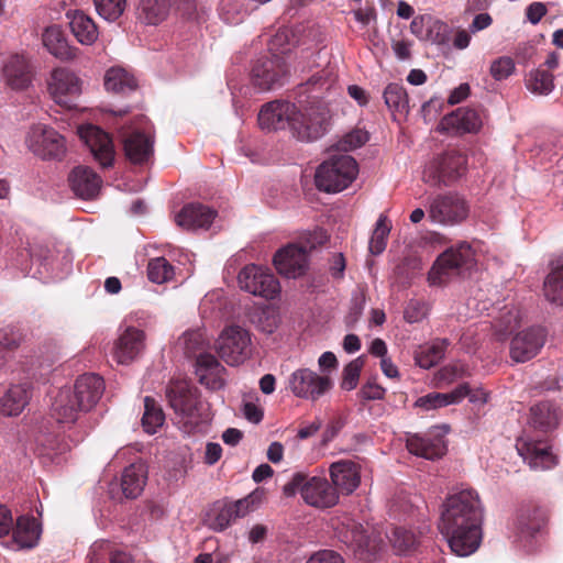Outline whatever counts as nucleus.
<instances>
[{
	"mask_svg": "<svg viewBox=\"0 0 563 563\" xmlns=\"http://www.w3.org/2000/svg\"><path fill=\"white\" fill-rule=\"evenodd\" d=\"M384 100L393 113L408 114L409 100L401 85L389 84L384 90Z\"/></svg>",
	"mask_w": 563,
	"mask_h": 563,
	"instance_id": "49530a36",
	"label": "nucleus"
},
{
	"mask_svg": "<svg viewBox=\"0 0 563 563\" xmlns=\"http://www.w3.org/2000/svg\"><path fill=\"white\" fill-rule=\"evenodd\" d=\"M547 8L541 2H533L527 8V19L532 23L537 24L545 15Z\"/></svg>",
	"mask_w": 563,
	"mask_h": 563,
	"instance_id": "69168bd1",
	"label": "nucleus"
},
{
	"mask_svg": "<svg viewBox=\"0 0 563 563\" xmlns=\"http://www.w3.org/2000/svg\"><path fill=\"white\" fill-rule=\"evenodd\" d=\"M70 30L77 41L82 45H91L98 38V27L95 21L82 11L67 12Z\"/></svg>",
	"mask_w": 563,
	"mask_h": 563,
	"instance_id": "c9c22d12",
	"label": "nucleus"
},
{
	"mask_svg": "<svg viewBox=\"0 0 563 563\" xmlns=\"http://www.w3.org/2000/svg\"><path fill=\"white\" fill-rule=\"evenodd\" d=\"M439 126L443 131L456 134L475 133L482 126V119L474 109L459 108L451 114L445 115Z\"/></svg>",
	"mask_w": 563,
	"mask_h": 563,
	"instance_id": "cd10ccee",
	"label": "nucleus"
},
{
	"mask_svg": "<svg viewBox=\"0 0 563 563\" xmlns=\"http://www.w3.org/2000/svg\"><path fill=\"white\" fill-rule=\"evenodd\" d=\"M243 413L245 418L253 423H258L263 419L262 408L253 402L244 404Z\"/></svg>",
	"mask_w": 563,
	"mask_h": 563,
	"instance_id": "774afa93",
	"label": "nucleus"
},
{
	"mask_svg": "<svg viewBox=\"0 0 563 563\" xmlns=\"http://www.w3.org/2000/svg\"><path fill=\"white\" fill-rule=\"evenodd\" d=\"M301 27H282L271 38L268 49L273 57H282L288 55L292 48L299 43V33Z\"/></svg>",
	"mask_w": 563,
	"mask_h": 563,
	"instance_id": "ea45409f",
	"label": "nucleus"
},
{
	"mask_svg": "<svg viewBox=\"0 0 563 563\" xmlns=\"http://www.w3.org/2000/svg\"><path fill=\"white\" fill-rule=\"evenodd\" d=\"M389 232L390 225L388 223L387 217L380 214L376 222L368 245L369 252L373 255H379L384 252V250L386 249V240Z\"/></svg>",
	"mask_w": 563,
	"mask_h": 563,
	"instance_id": "3c124183",
	"label": "nucleus"
},
{
	"mask_svg": "<svg viewBox=\"0 0 563 563\" xmlns=\"http://www.w3.org/2000/svg\"><path fill=\"white\" fill-rule=\"evenodd\" d=\"M224 367L211 354H200L196 362V374L199 382L210 389H219L223 386Z\"/></svg>",
	"mask_w": 563,
	"mask_h": 563,
	"instance_id": "7c9ffc66",
	"label": "nucleus"
},
{
	"mask_svg": "<svg viewBox=\"0 0 563 563\" xmlns=\"http://www.w3.org/2000/svg\"><path fill=\"white\" fill-rule=\"evenodd\" d=\"M144 332L134 327L125 328L113 347V358L119 364H130L133 362L144 350Z\"/></svg>",
	"mask_w": 563,
	"mask_h": 563,
	"instance_id": "5701e85b",
	"label": "nucleus"
},
{
	"mask_svg": "<svg viewBox=\"0 0 563 563\" xmlns=\"http://www.w3.org/2000/svg\"><path fill=\"white\" fill-rule=\"evenodd\" d=\"M21 342L19 332L12 329H3L0 331V346L7 350L16 347Z\"/></svg>",
	"mask_w": 563,
	"mask_h": 563,
	"instance_id": "e2e57ef3",
	"label": "nucleus"
},
{
	"mask_svg": "<svg viewBox=\"0 0 563 563\" xmlns=\"http://www.w3.org/2000/svg\"><path fill=\"white\" fill-rule=\"evenodd\" d=\"M126 157L135 164L146 162L153 154V140L139 129L130 126L122 132Z\"/></svg>",
	"mask_w": 563,
	"mask_h": 563,
	"instance_id": "b1692460",
	"label": "nucleus"
},
{
	"mask_svg": "<svg viewBox=\"0 0 563 563\" xmlns=\"http://www.w3.org/2000/svg\"><path fill=\"white\" fill-rule=\"evenodd\" d=\"M31 398L27 384L11 385L0 397V413L8 417L19 416Z\"/></svg>",
	"mask_w": 563,
	"mask_h": 563,
	"instance_id": "2f4dec72",
	"label": "nucleus"
},
{
	"mask_svg": "<svg viewBox=\"0 0 563 563\" xmlns=\"http://www.w3.org/2000/svg\"><path fill=\"white\" fill-rule=\"evenodd\" d=\"M519 325V313L516 309L508 310L499 320V323L496 324V330L501 335L507 334L512 331L515 328Z\"/></svg>",
	"mask_w": 563,
	"mask_h": 563,
	"instance_id": "13d9d810",
	"label": "nucleus"
},
{
	"mask_svg": "<svg viewBox=\"0 0 563 563\" xmlns=\"http://www.w3.org/2000/svg\"><path fill=\"white\" fill-rule=\"evenodd\" d=\"M360 395L366 400H378L385 395V389L375 382H367L360 390Z\"/></svg>",
	"mask_w": 563,
	"mask_h": 563,
	"instance_id": "680f3d73",
	"label": "nucleus"
},
{
	"mask_svg": "<svg viewBox=\"0 0 563 563\" xmlns=\"http://www.w3.org/2000/svg\"><path fill=\"white\" fill-rule=\"evenodd\" d=\"M334 82V78L331 76V71L323 69L309 78L307 81L308 86L319 87L320 89H329Z\"/></svg>",
	"mask_w": 563,
	"mask_h": 563,
	"instance_id": "052dcab7",
	"label": "nucleus"
},
{
	"mask_svg": "<svg viewBox=\"0 0 563 563\" xmlns=\"http://www.w3.org/2000/svg\"><path fill=\"white\" fill-rule=\"evenodd\" d=\"M295 104L288 101H274L262 107L258 113V123L262 129L282 130L289 128L292 131Z\"/></svg>",
	"mask_w": 563,
	"mask_h": 563,
	"instance_id": "4be33fe9",
	"label": "nucleus"
},
{
	"mask_svg": "<svg viewBox=\"0 0 563 563\" xmlns=\"http://www.w3.org/2000/svg\"><path fill=\"white\" fill-rule=\"evenodd\" d=\"M362 357H357L351 361L344 368L342 373V382L341 387L345 390H352L357 386L360 374L363 367Z\"/></svg>",
	"mask_w": 563,
	"mask_h": 563,
	"instance_id": "6e6d98bb",
	"label": "nucleus"
},
{
	"mask_svg": "<svg viewBox=\"0 0 563 563\" xmlns=\"http://www.w3.org/2000/svg\"><path fill=\"white\" fill-rule=\"evenodd\" d=\"M236 518L233 515L232 510L225 504V505H216L208 512L206 521L210 529H212L214 531H223Z\"/></svg>",
	"mask_w": 563,
	"mask_h": 563,
	"instance_id": "09e8293b",
	"label": "nucleus"
},
{
	"mask_svg": "<svg viewBox=\"0 0 563 563\" xmlns=\"http://www.w3.org/2000/svg\"><path fill=\"white\" fill-rule=\"evenodd\" d=\"M24 143L36 156L47 158H62L66 153V142L55 129L43 123L30 126L25 133Z\"/></svg>",
	"mask_w": 563,
	"mask_h": 563,
	"instance_id": "6e6552de",
	"label": "nucleus"
},
{
	"mask_svg": "<svg viewBox=\"0 0 563 563\" xmlns=\"http://www.w3.org/2000/svg\"><path fill=\"white\" fill-rule=\"evenodd\" d=\"M222 456V448L219 443L208 442L206 444L203 463L211 466L214 465Z\"/></svg>",
	"mask_w": 563,
	"mask_h": 563,
	"instance_id": "0e129e2a",
	"label": "nucleus"
},
{
	"mask_svg": "<svg viewBox=\"0 0 563 563\" xmlns=\"http://www.w3.org/2000/svg\"><path fill=\"white\" fill-rule=\"evenodd\" d=\"M368 141V133L364 130L357 129L347 133L340 142V147L343 151H353L361 147Z\"/></svg>",
	"mask_w": 563,
	"mask_h": 563,
	"instance_id": "4d7b16f0",
	"label": "nucleus"
},
{
	"mask_svg": "<svg viewBox=\"0 0 563 563\" xmlns=\"http://www.w3.org/2000/svg\"><path fill=\"white\" fill-rule=\"evenodd\" d=\"M516 71V63L510 56H499L489 66V74L496 81H503Z\"/></svg>",
	"mask_w": 563,
	"mask_h": 563,
	"instance_id": "864d4df0",
	"label": "nucleus"
},
{
	"mask_svg": "<svg viewBox=\"0 0 563 563\" xmlns=\"http://www.w3.org/2000/svg\"><path fill=\"white\" fill-rule=\"evenodd\" d=\"M100 18L108 22H115L125 11L126 0H92Z\"/></svg>",
	"mask_w": 563,
	"mask_h": 563,
	"instance_id": "8fccbe9b",
	"label": "nucleus"
},
{
	"mask_svg": "<svg viewBox=\"0 0 563 563\" xmlns=\"http://www.w3.org/2000/svg\"><path fill=\"white\" fill-rule=\"evenodd\" d=\"M71 390L84 410L88 411L100 400L104 382L96 374H85L77 378Z\"/></svg>",
	"mask_w": 563,
	"mask_h": 563,
	"instance_id": "bb28decb",
	"label": "nucleus"
},
{
	"mask_svg": "<svg viewBox=\"0 0 563 563\" xmlns=\"http://www.w3.org/2000/svg\"><path fill=\"white\" fill-rule=\"evenodd\" d=\"M168 401L179 422L183 423L185 432L201 430L208 418L202 417V404L198 400L196 390L186 382L173 383L166 391Z\"/></svg>",
	"mask_w": 563,
	"mask_h": 563,
	"instance_id": "7ed1b4c3",
	"label": "nucleus"
},
{
	"mask_svg": "<svg viewBox=\"0 0 563 563\" xmlns=\"http://www.w3.org/2000/svg\"><path fill=\"white\" fill-rule=\"evenodd\" d=\"M216 349L227 364L232 366L239 365L251 353L250 333L239 325L228 327L219 335Z\"/></svg>",
	"mask_w": 563,
	"mask_h": 563,
	"instance_id": "1a4fd4ad",
	"label": "nucleus"
},
{
	"mask_svg": "<svg viewBox=\"0 0 563 563\" xmlns=\"http://www.w3.org/2000/svg\"><path fill=\"white\" fill-rule=\"evenodd\" d=\"M407 449L410 453L427 460L440 459L446 452L443 437L432 432L424 435L413 434L408 437Z\"/></svg>",
	"mask_w": 563,
	"mask_h": 563,
	"instance_id": "393cba45",
	"label": "nucleus"
},
{
	"mask_svg": "<svg viewBox=\"0 0 563 563\" xmlns=\"http://www.w3.org/2000/svg\"><path fill=\"white\" fill-rule=\"evenodd\" d=\"M217 212L200 203H188L176 214L175 221L185 230L208 229Z\"/></svg>",
	"mask_w": 563,
	"mask_h": 563,
	"instance_id": "a878e982",
	"label": "nucleus"
},
{
	"mask_svg": "<svg viewBox=\"0 0 563 563\" xmlns=\"http://www.w3.org/2000/svg\"><path fill=\"white\" fill-rule=\"evenodd\" d=\"M525 86L536 96H548L554 89V77L549 70L540 66L527 74Z\"/></svg>",
	"mask_w": 563,
	"mask_h": 563,
	"instance_id": "79ce46f5",
	"label": "nucleus"
},
{
	"mask_svg": "<svg viewBox=\"0 0 563 563\" xmlns=\"http://www.w3.org/2000/svg\"><path fill=\"white\" fill-rule=\"evenodd\" d=\"M147 276L155 284H164L174 277V267L164 257H156L148 262Z\"/></svg>",
	"mask_w": 563,
	"mask_h": 563,
	"instance_id": "603ef678",
	"label": "nucleus"
},
{
	"mask_svg": "<svg viewBox=\"0 0 563 563\" xmlns=\"http://www.w3.org/2000/svg\"><path fill=\"white\" fill-rule=\"evenodd\" d=\"M84 407L76 399L71 388H63L55 396L51 412L58 423H73Z\"/></svg>",
	"mask_w": 563,
	"mask_h": 563,
	"instance_id": "c85d7f7f",
	"label": "nucleus"
},
{
	"mask_svg": "<svg viewBox=\"0 0 563 563\" xmlns=\"http://www.w3.org/2000/svg\"><path fill=\"white\" fill-rule=\"evenodd\" d=\"M241 289L265 299H274L280 292L276 277L267 269L251 264L245 266L238 276Z\"/></svg>",
	"mask_w": 563,
	"mask_h": 563,
	"instance_id": "9b49d317",
	"label": "nucleus"
},
{
	"mask_svg": "<svg viewBox=\"0 0 563 563\" xmlns=\"http://www.w3.org/2000/svg\"><path fill=\"white\" fill-rule=\"evenodd\" d=\"M78 134L101 167H110L113 164L114 145L107 132L96 125L87 124L78 128Z\"/></svg>",
	"mask_w": 563,
	"mask_h": 563,
	"instance_id": "4468645a",
	"label": "nucleus"
},
{
	"mask_svg": "<svg viewBox=\"0 0 563 563\" xmlns=\"http://www.w3.org/2000/svg\"><path fill=\"white\" fill-rule=\"evenodd\" d=\"M292 134L301 141H314L323 136L330 125L331 110L329 104L318 98L306 103L295 104Z\"/></svg>",
	"mask_w": 563,
	"mask_h": 563,
	"instance_id": "f03ea898",
	"label": "nucleus"
},
{
	"mask_svg": "<svg viewBox=\"0 0 563 563\" xmlns=\"http://www.w3.org/2000/svg\"><path fill=\"white\" fill-rule=\"evenodd\" d=\"M170 8V0H140L136 18L142 24L155 26L167 19Z\"/></svg>",
	"mask_w": 563,
	"mask_h": 563,
	"instance_id": "e433bc0d",
	"label": "nucleus"
},
{
	"mask_svg": "<svg viewBox=\"0 0 563 563\" xmlns=\"http://www.w3.org/2000/svg\"><path fill=\"white\" fill-rule=\"evenodd\" d=\"M470 393L467 384L459 385L454 390L450 393H430L422 397H419L415 406L423 410H432L442 408L449 405L461 402Z\"/></svg>",
	"mask_w": 563,
	"mask_h": 563,
	"instance_id": "f704fd0d",
	"label": "nucleus"
},
{
	"mask_svg": "<svg viewBox=\"0 0 563 563\" xmlns=\"http://www.w3.org/2000/svg\"><path fill=\"white\" fill-rule=\"evenodd\" d=\"M33 73L29 59L21 54H12L3 62L1 79L14 91L27 89L32 84Z\"/></svg>",
	"mask_w": 563,
	"mask_h": 563,
	"instance_id": "f3484780",
	"label": "nucleus"
},
{
	"mask_svg": "<svg viewBox=\"0 0 563 563\" xmlns=\"http://www.w3.org/2000/svg\"><path fill=\"white\" fill-rule=\"evenodd\" d=\"M147 479V470L143 463H133L122 474V492L128 498H136L143 490Z\"/></svg>",
	"mask_w": 563,
	"mask_h": 563,
	"instance_id": "58836bf2",
	"label": "nucleus"
},
{
	"mask_svg": "<svg viewBox=\"0 0 563 563\" xmlns=\"http://www.w3.org/2000/svg\"><path fill=\"white\" fill-rule=\"evenodd\" d=\"M287 74L288 66L282 57L258 59L252 69L254 84L263 90L282 86Z\"/></svg>",
	"mask_w": 563,
	"mask_h": 563,
	"instance_id": "a211bd4d",
	"label": "nucleus"
},
{
	"mask_svg": "<svg viewBox=\"0 0 563 563\" xmlns=\"http://www.w3.org/2000/svg\"><path fill=\"white\" fill-rule=\"evenodd\" d=\"M516 448L531 468L549 470L556 464V455L548 440L521 438L517 441Z\"/></svg>",
	"mask_w": 563,
	"mask_h": 563,
	"instance_id": "2eb2a0df",
	"label": "nucleus"
},
{
	"mask_svg": "<svg viewBox=\"0 0 563 563\" xmlns=\"http://www.w3.org/2000/svg\"><path fill=\"white\" fill-rule=\"evenodd\" d=\"M137 84L133 75L126 69L115 66L104 74V88L114 93H126L136 88Z\"/></svg>",
	"mask_w": 563,
	"mask_h": 563,
	"instance_id": "a19ab883",
	"label": "nucleus"
},
{
	"mask_svg": "<svg viewBox=\"0 0 563 563\" xmlns=\"http://www.w3.org/2000/svg\"><path fill=\"white\" fill-rule=\"evenodd\" d=\"M306 563H344V561L332 550H321L313 553Z\"/></svg>",
	"mask_w": 563,
	"mask_h": 563,
	"instance_id": "bf43d9fd",
	"label": "nucleus"
},
{
	"mask_svg": "<svg viewBox=\"0 0 563 563\" xmlns=\"http://www.w3.org/2000/svg\"><path fill=\"white\" fill-rule=\"evenodd\" d=\"M543 328H529L516 334L510 343V357L517 363L533 358L545 343Z\"/></svg>",
	"mask_w": 563,
	"mask_h": 563,
	"instance_id": "dca6fc26",
	"label": "nucleus"
},
{
	"mask_svg": "<svg viewBox=\"0 0 563 563\" xmlns=\"http://www.w3.org/2000/svg\"><path fill=\"white\" fill-rule=\"evenodd\" d=\"M470 375L468 367L462 362H454L442 367L438 374V380L444 384H451L460 378L466 377Z\"/></svg>",
	"mask_w": 563,
	"mask_h": 563,
	"instance_id": "5fc2aeb1",
	"label": "nucleus"
},
{
	"mask_svg": "<svg viewBox=\"0 0 563 563\" xmlns=\"http://www.w3.org/2000/svg\"><path fill=\"white\" fill-rule=\"evenodd\" d=\"M297 492L307 505L316 508H330L339 503L336 489L324 477L295 474L284 486V494L294 496Z\"/></svg>",
	"mask_w": 563,
	"mask_h": 563,
	"instance_id": "20e7f679",
	"label": "nucleus"
},
{
	"mask_svg": "<svg viewBox=\"0 0 563 563\" xmlns=\"http://www.w3.org/2000/svg\"><path fill=\"white\" fill-rule=\"evenodd\" d=\"M482 512L481 500L474 489H460L445 499L439 530L456 555L467 556L478 549L482 541Z\"/></svg>",
	"mask_w": 563,
	"mask_h": 563,
	"instance_id": "f257e3e1",
	"label": "nucleus"
},
{
	"mask_svg": "<svg viewBox=\"0 0 563 563\" xmlns=\"http://www.w3.org/2000/svg\"><path fill=\"white\" fill-rule=\"evenodd\" d=\"M330 478L338 495H351L361 484V466L351 460L333 462L329 467Z\"/></svg>",
	"mask_w": 563,
	"mask_h": 563,
	"instance_id": "aec40b11",
	"label": "nucleus"
},
{
	"mask_svg": "<svg viewBox=\"0 0 563 563\" xmlns=\"http://www.w3.org/2000/svg\"><path fill=\"white\" fill-rule=\"evenodd\" d=\"M274 265L287 278L300 277L308 268L307 250L297 244H288L275 254Z\"/></svg>",
	"mask_w": 563,
	"mask_h": 563,
	"instance_id": "6ab92c4d",
	"label": "nucleus"
},
{
	"mask_svg": "<svg viewBox=\"0 0 563 563\" xmlns=\"http://www.w3.org/2000/svg\"><path fill=\"white\" fill-rule=\"evenodd\" d=\"M42 41L46 49L59 59L69 60L76 56L75 52L68 45L63 31L57 25L46 27L42 35Z\"/></svg>",
	"mask_w": 563,
	"mask_h": 563,
	"instance_id": "4c0bfd02",
	"label": "nucleus"
},
{
	"mask_svg": "<svg viewBox=\"0 0 563 563\" xmlns=\"http://www.w3.org/2000/svg\"><path fill=\"white\" fill-rule=\"evenodd\" d=\"M13 518L11 511L3 505H0V538L7 536L12 530Z\"/></svg>",
	"mask_w": 563,
	"mask_h": 563,
	"instance_id": "338daca9",
	"label": "nucleus"
},
{
	"mask_svg": "<svg viewBox=\"0 0 563 563\" xmlns=\"http://www.w3.org/2000/svg\"><path fill=\"white\" fill-rule=\"evenodd\" d=\"M288 387L298 398L317 400L331 389L332 382L309 368H299L290 374Z\"/></svg>",
	"mask_w": 563,
	"mask_h": 563,
	"instance_id": "f8f14e48",
	"label": "nucleus"
},
{
	"mask_svg": "<svg viewBox=\"0 0 563 563\" xmlns=\"http://www.w3.org/2000/svg\"><path fill=\"white\" fill-rule=\"evenodd\" d=\"M468 211V205L462 196L449 192L430 200L428 216L434 223L454 225L465 220Z\"/></svg>",
	"mask_w": 563,
	"mask_h": 563,
	"instance_id": "9d476101",
	"label": "nucleus"
},
{
	"mask_svg": "<svg viewBox=\"0 0 563 563\" xmlns=\"http://www.w3.org/2000/svg\"><path fill=\"white\" fill-rule=\"evenodd\" d=\"M82 89L81 79L67 68H56L51 74L48 91L53 100L70 108L73 101L79 97Z\"/></svg>",
	"mask_w": 563,
	"mask_h": 563,
	"instance_id": "ddd939ff",
	"label": "nucleus"
},
{
	"mask_svg": "<svg viewBox=\"0 0 563 563\" xmlns=\"http://www.w3.org/2000/svg\"><path fill=\"white\" fill-rule=\"evenodd\" d=\"M448 340H435L430 345L420 346L415 352L416 364L421 368H430L437 365L444 356Z\"/></svg>",
	"mask_w": 563,
	"mask_h": 563,
	"instance_id": "37998d69",
	"label": "nucleus"
},
{
	"mask_svg": "<svg viewBox=\"0 0 563 563\" xmlns=\"http://www.w3.org/2000/svg\"><path fill=\"white\" fill-rule=\"evenodd\" d=\"M69 183L76 196L92 199L98 195L102 180L91 168L78 166L70 173Z\"/></svg>",
	"mask_w": 563,
	"mask_h": 563,
	"instance_id": "c756f323",
	"label": "nucleus"
},
{
	"mask_svg": "<svg viewBox=\"0 0 563 563\" xmlns=\"http://www.w3.org/2000/svg\"><path fill=\"white\" fill-rule=\"evenodd\" d=\"M340 540L360 553L374 554L379 549L376 538L369 536L364 527L352 519L342 522L338 528Z\"/></svg>",
	"mask_w": 563,
	"mask_h": 563,
	"instance_id": "412c9836",
	"label": "nucleus"
},
{
	"mask_svg": "<svg viewBox=\"0 0 563 563\" xmlns=\"http://www.w3.org/2000/svg\"><path fill=\"white\" fill-rule=\"evenodd\" d=\"M474 262V252L472 246L466 243H460L455 247L445 250L435 261L429 272V280L432 285H440L446 278L461 274L463 269H470Z\"/></svg>",
	"mask_w": 563,
	"mask_h": 563,
	"instance_id": "423d86ee",
	"label": "nucleus"
},
{
	"mask_svg": "<svg viewBox=\"0 0 563 563\" xmlns=\"http://www.w3.org/2000/svg\"><path fill=\"white\" fill-rule=\"evenodd\" d=\"M357 172V164L352 156H333L319 165L316 170L314 183L321 191L339 192L355 179Z\"/></svg>",
	"mask_w": 563,
	"mask_h": 563,
	"instance_id": "39448f33",
	"label": "nucleus"
},
{
	"mask_svg": "<svg viewBox=\"0 0 563 563\" xmlns=\"http://www.w3.org/2000/svg\"><path fill=\"white\" fill-rule=\"evenodd\" d=\"M387 537L397 554H409L416 550L419 543L416 533L404 527L394 528Z\"/></svg>",
	"mask_w": 563,
	"mask_h": 563,
	"instance_id": "a18cd8bd",
	"label": "nucleus"
},
{
	"mask_svg": "<svg viewBox=\"0 0 563 563\" xmlns=\"http://www.w3.org/2000/svg\"><path fill=\"white\" fill-rule=\"evenodd\" d=\"M41 528L33 517L21 516L13 529L11 547L13 550L31 549L37 544Z\"/></svg>",
	"mask_w": 563,
	"mask_h": 563,
	"instance_id": "72a5a7b5",
	"label": "nucleus"
},
{
	"mask_svg": "<svg viewBox=\"0 0 563 563\" xmlns=\"http://www.w3.org/2000/svg\"><path fill=\"white\" fill-rule=\"evenodd\" d=\"M466 169V157L459 151L450 150L432 159L423 169L422 180L433 187L446 186L460 178Z\"/></svg>",
	"mask_w": 563,
	"mask_h": 563,
	"instance_id": "0eeeda50",
	"label": "nucleus"
},
{
	"mask_svg": "<svg viewBox=\"0 0 563 563\" xmlns=\"http://www.w3.org/2000/svg\"><path fill=\"white\" fill-rule=\"evenodd\" d=\"M544 296L552 303L563 306V261H558L544 280Z\"/></svg>",
	"mask_w": 563,
	"mask_h": 563,
	"instance_id": "c03bdc74",
	"label": "nucleus"
},
{
	"mask_svg": "<svg viewBox=\"0 0 563 563\" xmlns=\"http://www.w3.org/2000/svg\"><path fill=\"white\" fill-rule=\"evenodd\" d=\"M165 416L162 408L151 397L144 398V413L142 426L145 432L154 434L164 423Z\"/></svg>",
	"mask_w": 563,
	"mask_h": 563,
	"instance_id": "de8ad7c7",
	"label": "nucleus"
},
{
	"mask_svg": "<svg viewBox=\"0 0 563 563\" xmlns=\"http://www.w3.org/2000/svg\"><path fill=\"white\" fill-rule=\"evenodd\" d=\"M561 411L551 401H541L530 408V424L542 432H551L559 426Z\"/></svg>",
	"mask_w": 563,
	"mask_h": 563,
	"instance_id": "473e14b6",
	"label": "nucleus"
}]
</instances>
